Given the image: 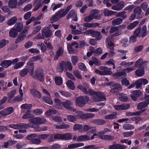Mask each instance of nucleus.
Here are the masks:
<instances>
[{"label": "nucleus", "mask_w": 149, "mask_h": 149, "mask_svg": "<svg viewBox=\"0 0 149 149\" xmlns=\"http://www.w3.org/2000/svg\"><path fill=\"white\" fill-rule=\"evenodd\" d=\"M77 88L86 94H88L89 93L92 96L93 100L94 102H97L106 100L104 95L102 93L95 92L93 90L90 89L88 90V92L85 87L81 85H79Z\"/></svg>", "instance_id": "f257e3e1"}, {"label": "nucleus", "mask_w": 149, "mask_h": 149, "mask_svg": "<svg viewBox=\"0 0 149 149\" xmlns=\"http://www.w3.org/2000/svg\"><path fill=\"white\" fill-rule=\"evenodd\" d=\"M89 100V98L87 96H79L76 97L75 100L76 105L79 107H84Z\"/></svg>", "instance_id": "f03ea898"}, {"label": "nucleus", "mask_w": 149, "mask_h": 149, "mask_svg": "<svg viewBox=\"0 0 149 149\" xmlns=\"http://www.w3.org/2000/svg\"><path fill=\"white\" fill-rule=\"evenodd\" d=\"M35 79H37L41 81L44 80L43 71L41 69H37L31 75Z\"/></svg>", "instance_id": "7ed1b4c3"}, {"label": "nucleus", "mask_w": 149, "mask_h": 149, "mask_svg": "<svg viewBox=\"0 0 149 149\" xmlns=\"http://www.w3.org/2000/svg\"><path fill=\"white\" fill-rule=\"evenodd\" d=\"M135 34H137L138 36H141L143 38L147 34L146 26L145 25L143 26L142 30L141 27L137 29L134 31Z\"/></svg>", "instance_id": "20e7f679"}, {"label": "nucleus", "mask_w": 149, "mask_h": 149, "mask_svg": "<svg viewBox=\"0 0 149 149\" xmlns=\"http://www.w3.org/2000/svg\"><path fill=\"white\" fill-rule=\"evenodd\" d=\"M29 121L35 124H44L46 122V120L44 118H40V117H37L32 119H29Z\"/></svg>", "instance_id": "39448f33"}, {"label": "nucleus", "mask_w": 149, "mask_h": 149, "mask_svg": "<svg viewBox=\"0 0 149 149\" xmlns=\"http://www.w3.org/2000/svg\"><path fill=\"white\" fill-rule=\"evenodd\" d=\"M29 126L28 124L25 123H20L17 124V130H19V133H25L26 132V130L25 129L28 128Z\"/></svg>", "instance_id": "423d86ee"}, {"label": "nucleus", "mask_w": 149, "mask_h": 149, "mask_svg": "<svg viewBox=\"0 0 149 149\" xmlns=\"http://www.w3.org/2000/svg\"><path fill=\"white\" fill-rule=\"evenodd\" d=\"M57 71L59 72H62L63 71H66L67 70V63L64 61H62L57 65Z\"/></svg>", "instance_id": "0eeeda50"}, {"label": "nucleus", "mask_w": 149, "mask_h": 149, "mask_svg": "<svg viewBox=\"0 0 149 149\" xmlns=\"http://www.w3.org/2000/svg\"><path fill=\"white\" fill-rule=\"evenodd\" d=\"M115 32L113 35V37L116 36L120 35L122 33V31L121 30H119V28L117 26H112L110 29L109 33L110 34Z\"/></svg>", "instance_id": "6e6552de"}, {"label": "nucleus", "mask_w": 149, "mask_h": 149, "mask_svg": "<svg viewBox=\"0 0 149 149\" xmlns=\"http://www.w3.org/2000/svg\"><path fill=\"white\" fill-rule=\"evenodd\" d=\"M14 109L12 107H9L1 111L0 114L3 116H6L12 113Z\"/></svg>", "instance_id": "1a4fd4ad"}, {"label": "nucleus", "mask_w": 149, "mask_h": 149, "mask_svg": "<svg viewBox=\"0 0 149 149\" xmlns=\"http://www.w3.org/2000/svg\"><path fill=\"white\" fill-rule=\"evenodd\" d=\"M42 34L45 38H49L52 35V31L48 27L43 28L42 30Z\"/></svg>", "instance_id": "9d476101"}, {"label": "nucleus", "mask_w": 149, "mask_h": 149, "mask_svg": "<svg viewBox=\"0 0 149 149\" xmlns=\"http://www.w3.org/2000/svg\"><path fill=\"white\" fill-rule=\"evenodd\" d=\"M148 82V81L146 79H139L135 82L136 88H139L141 87L142 84L145 85L147 84Z\"/></svg>", "instance_id": "9b49d317"}, {"label": "nucleus", "mask_w": 149, "mask_h": 149, "mask_svg": "<svg viewBox=\"0 0 149 149\" xmlns=\"http://www.w3.org/2000/svg\"><path fill=\"white\" fill-rule=\"evenodd\" d=\"M71 17L75 21H76L78 20L77 13L73 10H70L66 16L67 19H69Z\"/></svg>", "instance_id": "f8f14e48"}, {"label": "nucleus", "mask_w": 149, "mask_h": 149, "mask_svg": "<svg viewBox=\"0 0 149 149\" xmlns=\"http://www.w3.org/2000/svg\"><path fill=\"white\" fill-rule=\"evenodd\" d=\"M64 51L63 48L59 46L58 49L56 52V55L54 57V60L55 61H57L59 57L62 56L63 54Z\"/></svg>", "instance_id": "ddd939ff"}, {"label": "nucleus", "mask_w": 149, "mask_h": 149, "mask_svg": "<svg viewBox=\"0 0 149 149\" xmlns=\"http://www.w3.org/2000/svg\"><path fill=\"white\" fill-rule=\"evenodd\" d=\"M26 69L31 75L33 73V70L34 68V63L31 61H29L27 64V66L25 68Z\"/></svg>", "instance_id": "4468645a"}, {"label": "nucleus", "mask_w": 149, "mask_h": 149, "mask_svg": "<svg viewBox=\"0 0 149 149\" xmlns=\"http://www.w3.org/2000/svg\"><path fill=\"white\" fill-rule=\"evenodd\" d=\"M99 69L102 70L103 75H111L112 74V72L111 71V68H108L107 67L101 66Z\"/></svg>", "instance_id": "2eb2a0df"}, {"label": "nucleus", "mask_w": 149, "mask_h": 149, "mask_svg": "<svg viewBox=\"0 0 149 149\" xmlns=\"http://www.w3.org/2000/svg\"><path fill=\"white\" fill-rule=\"evenodd\" d=\"M125 6V2L123 1H120L117 4L113 6L111 9L114 10L119 11L121 10Z\"/></svg>", "instance_id": "dca6fc26"}, {"label": "nucleus", "mask_w": 149, "mask_h": 149, "mask_svg": "<svg viewBox=\"0 0 149 149\" xmlns=\"http://www.w3.org/2000/svg\"><path fill=\"white\" fill-rule=\"evenodd\" d=\"M99 137L103 140L113 141L115 139V137L112 135H101Z\"/></svg>", "instance_id": "f3484780"}, {"label": "nucleus", "mask_w": 149, "mask_h": 149, "mask_svg": "<svg viewBox=\"0 0 149 149\" xmlns=\"http://www.w3.org/2000/svg\"><path fill=\"white\" fill-rule=\"evenodd\" d=\"M13 64L12 61L10 60H6L2 61L0 65L3 68H7Z\"/></svg>", "instance_id": "a211bd4d"}, {"label": "nucleus", "mask_w": 149, "mask_h": 149, "mask_svg": "<svg viewBox=\"0 0 149 149\" xmlns=\"http://www.w3.org/2000/svg\"><path fill=\"white\" fill-rule=\"evenodd\" d=\"M90 139V137L89 136L84 135L79 136L77 137V142L84 141L89 140Z\"/></svg>", "instance_id": "6ab92c4d"}, {"label": "nucleus", "mask_w": 149, "mask_h": 149, "mask_svg": "<svg viewBox=\"0 0 149 149\" xmlns=\"http://www.w3.org/2000/svg\"><path fill=\"white\" fill-rule=\"evenodd\" d=\"M17 3V0H9L8 6L11 8H14L16 7Z\"/></svg>", "instance_id": "aec40b11"}, {"label": "nucleus", "mask_w": 149, "mask_h": 149, "mask_svg": "<svg viewBox=\"0 0 149 149\" xmlns=\"http://www.w3.org/2000/svg\"><path fill=\"white\" fill-rule=\"evenodd\" d=\"M83 143H76L70 144L68 145V148L69 149H72L84 146Z\"/></svg>", "instance_id": "412c9836"}, {"label": "nucleus", "mask_w": 149, "mask_h": 149, "mask_svg": "<svg viewBox=\"0 0 149 149\" xmlns=\"http://www.w3.org/2000/svg\"><path fill=\"white\" fill-rule=\"evenodd\" d=\"M149 104V101L147 100L140 103L137 105V108L139 109H140L147 106Z\"/></svg>", "instance_id": "4be33fe9"}, {"label": "nucleus", "mask_w": 149, "mask_h": 149, "mask_svg": "<svg viewBox=\"0 0 149 149\" xmlns=\"http://www.w3.org/2000/svg\"><path fill=\"white\" fill-rule=\"evenodd\" d=\"M73 104V103L70 100H67L62 102V105L67 109H69Z\"/></svg>", "instance_id": "5701e85b"}, {"label": "nucleus", "mask_w": 149, "mask_h": 149, "mask_svg": "<svg viewBox=\"0 0 149 149\" xmlns=\"http://www.w3.org/2000/svg\"><path fill=\"white\" fill-rule=\"evenodd\" d=\"M31 94L34 97H36L40 98L41 97L40 93L36 89H32L30 90Z\"/></svg>", "instance_id": "b1692460"}, {"label": "nucleus", "mask_w": 149, "mask_h": 149, "mask_svg": "<svg viewBox=\"0 0 149 149\" xmlns=\"http://www.w3.org/2000/svg\"><path fill=\"white\" fill-rule=\"evenodd\" d=\"M92 123L97 125H102L106 123L105 120L101 119H95L92 121Z\"/></svg>", "instance_id": "393cba45"}, {"label": "nucleus", "mask_w": 149, "mask_h": 149, "mask_svg": "<svg viewBox=\"0 0 149 149\" xmlns=\"http://www.w3.org/2000/svg\"><path fill=\"white\" fill-rule=\"evenodd\" d=\"M123 22V19L118 18L113 20L111 22L112 24L114 26L119 25Z\"/></svg>", "instance_id": "a878e982"}, {"label": "nucleus", "mask_w": 149, "mask_h": 149, "mask_svg": "<svg viewBox=\"0 0 149 149\" xmlns=\"http://www.w3.org/2000/svg\"><path fill=\"white\" fill-rule=\"evenodd\" d=\"M99 24L97 23H85L83 25L84 26L88 28H95L98 26Z\"/></svg>", "instance_id": "bb28decb"}, {"label": "nucleus", "mask_w": 149, "mask_h": 149, "mask_svg": "<svg viewBox=\"0 0 149 149\" xmlns=\"http://www.w3.org/2000/svg\"><path fill=\"white\" fill-rule=\"evenodd\" d=\"M23 26V24L22 23L18 22L17 23L16 25L13 28L15 29L18 32H20L22 30Z\"/></svg>", "instance_id": "cd10ccee"}, {"label": "nucleus", "mask_w": 149, "mask_h": 149, "mask_svg": "<svg viewBox=\"0 0 149 149\" xmlns=\"http://www.w3.org/2000/svg\"><path fill=\"white\" fill-rule=\"evenodd\" d=\"M18 33L16 29L13 28L9 31V34L10 37L15 38L17 35Z\"/></svg>", "instance_id": "c85d7f7f"}, {"label": "nucleus", "mask_w": 149, "mask_h": 149, "mask_svg": "<svg viewBox=\"0 0 149 149\" xmlns=\"http://www.w3.org/2000/svg\"><path fill=\"white\" fill-rule=\"evenodd\" d=\"M106 43L108 46L111 47L114 45V42L111 35L109 36L106 39Z\"/></svg>", "instance_id": "c756f323"}, {"label": "nucleus", "mask_w": 149, "mask_h": 149, "mask_svg": "<svg viewBox=\"0 0 149 149\" xmlns=\"http://www.w3.org/2000/svg\"><path fill=\"white\" fill-rule=\"evenodd\" d=\"M17 20V19L16 17H13L9 19L7 22V24L9 26L12 25L14 24Z\"/></svg>", "instance_id": "7c9ffc66"}, {"label": "nucleus", "mask_w": 149, "mask_h": 149, "mask_svg": "<svg viewBox=\"0 0 149 149\" xmlns=\"http://www.w3.org/2000/svg\"><path fill=\"white\" fill-rule=\"evenodd\" d=\"M116 12L112 11L109 10L107 9H105L103 11V13L105 16H109L115 14Z\"/></svg>", "instance_id": "2f4dec72"}, {"label": "nucleus", "mask_w": 149, "mask_h": 149, "mask_svg": "<svg viewBox=\"0 0 149 149\" xmlns=\"http://www.w3.org/2000/svg\"><path fill=\"white\" fill-rule=\"evenodd\" d=\"M113 75L114 76H116L118 77H120L123 78L126 77L127 74L126 73L125 71H124L123 70V72H119L117 73H114Z\"/></svg>", "instance_id": "473e14b6"}, {"label": "nucleus", "mask_w": 149, "mask_h": 149, "mask_svg": "<svg viewBox=\"0 0 149 149\" xmlns=\"http://www.w3.org/2000/svg\"><path fill=\"white\" fill-rule=\"evenodd\" d=\"M60 18V17L59 16L57 13L55 14L51 18L50 20L51 23H53L58 21Z\"/></svg>", "instance_id": "72a5a7b5"}, {"label": "nucleus", "mask_w": 149, "mask_h": 149, "mask_svg": "<svg viewBox=\"0 0 149 149\" xmlns=\"http://www.w3.org/2000/svg\"><path fill=\"white\" fill-rule=\"evenodd\" d=\"M31 111L29 110H27L26 112V114L24 115L22 117L24 119H26L32 118L33 116V114L30 113Z\"/></svg>", "instance_id": "f704fd0d"}, {"label": "nucleus", "mask_w": 149, "mask_h": 149, "mask_svg": "<svg viewBox=\"0 0 149 149\" xmlns=\"http://www.w3.org/2000/svg\"><path fill=\"white\" fill-rule=\"evenodd\" d=\"M55 80L56 84L57 85H61L63 83L62 78L60 77H55Z\"/></svg>", "instance_id": "c9c22d12"}, {"label": "nucleus", "mask_w": 149, "mask_h": 149, "mask_svg": "<svg viewBox=\"0 0 149 149\" xmlns=\"http://www.w3.org/2000/svg\"><path fill=\"white\" fill-rule=\"evenodd\" d=\"M136 74L138 77H140L144 74V70L143 68L138 69L135 71Z\"/></svg>", "instance_id": "e433bc0d"}, {"label": "nucleus", "mask_w": 149, "mask_h": 149, "mask_svg": "<svg viewBox=\"0 0 149 149\" xmlns=\"http://www.w3.org/2000/svg\"><path fill=\"white\" fill-rule=\"evenodd\" d=\"M62 139L69 140L71 139L72 135L70 133L62 134Z\"/></svg>", "instance_id": "4c0bfd02"}, {"label": "nucleus", "mask_w": 149, "mask_h": 149, "mask_svg": "<svg viewBox=\"0 0 149 149\" xmlns=\"http://www.w3.org/2000/svg\"><path fill=\"white\" fill-rule=\"evenodd\" d=\"M66 84L69 88L72 90L74 89V84L72 81L70 80H68Z\"/></svg>", "instance_id": "58836bf2"}, {"label": "nucleus", "mask_w": 149, "mask_h": 149, "mask_svg": "<svg viewBox=\"0 0 149 149\" xmlns=\"http://www.w3.org/2000/svg\"><path fill=\"white\" fill-rule=\"evenodd\" d=\"M37 134L34 133L28 135L26 138L27 140L30 141V142L31 143L33 139L37 137Z\"/></svg>", "instance_id": "ea45409f"}, {"label": "nucleus", "mask_w": 149, "mask_h": 149, "mask_svg": "<svg viewBox=\"0 0 149 149\" xmlns=\"http://www.w3.org/2000/svg\"><path fill=\"white\" fill-rule=\"evenodd\" d=\"M54 102L58 105L56 106V109H61L62 107L61 104L62 105V102L61 100L58 98H56L54 100Z\"/></svg>", "instance_id": "a19ab883"}, {"label": "nucleus", "mask_w": 149, "mask_h": 149, "mask_svg": "<svg viewBox=\"0 0 149 149\" xmlns=\"http://www.w3.org/2000/svg\"><path fill=\"white\" fill-rule=\"evenodd\" d=\"M71 61L73 65H75L78 61L79 58L76 56H72L71 57Z\"/></svg>", "instance_id": "79ce46f5"}, {"label": "nucleus", "mask_w": 149, "mask_h": 149, "mask_svg": "<svg viewBox=\"0 0 149 149\" xmlns=\"http://www.w3.org/2000/svg\"><path fill=\"white\" fill-rule=\"evenodd\" d=\"M139 23V22L137 21L133 22L127 26V29L130 30L133 29L138 25Z\"/></svg>", "instance_id": "37998d69"}, {"label": "nucleus", "mask_w": 149, "mask_h": 149, "mask_svg": "<svg viewBox=\"0 0 149 149\" xmlns=\"http://www.w3.org/2000/svg\"><path fill=\"white\" fill-rule=\"evenodd\" d=\"M99 31H94L93 30H90L86 31L88 34H90L93 37H96Z\"/></svg>", "instance_id": "c03bdc74"}, {"label": "nucleus", "mask_w": 149, "mask_h": 149, "mask_svg": "<svg viewBox=\"0 0 149 149\" xmlns=\"http://www.w3.org/2000/svg\"><path fill=\"white\" fill-rule=\"evenodd\" d=\"M120 97H119V99L121 101L124 102L127 101L128 100V97L125 94L121 93L120 94Z\"/></svg>", "instance_id": "a18cd8bd"}, {"label": "nucleus", "mask_w": 149, "mask_h": 149, "mask_svg": "<svg viewBox=\"0 0 149 149\" xmlns=\"http://www.w3.org/2000/svg\"><path fill=\"white\" fill-rule=\"evenodd\" d=\"M25 36V35L21 34V35L19 36V37L16 39L15 41V43H18L22 42L24 40Z\"/></svg>", "instance_id": "49530a36"}, {"label": "nucleus", "mask_w": 149, "mask_h": 149, "mask_svg": "<svg viewBox=\"0 0 149 149\" xmlns=\"http://www.w3.org/2000/svg\"><path fill=\"white\" fill-rule=\"evenodd\" d=\"M93 15L90 14L84 18V21L86 22H90L93 19Z\"/></svg>", "instance_id": "de8ad7c7"}, {"label": "nucleus", "mask_w": 149, "mask_h": 149, "mask_svg": "<svg viewBox=\"0 0 149 149\" xmlns=\"http://www.w3.org/2000/svg\"><path fill=\"white\" fill-rule=\"evenodd\" d=\"M56 113V111L55 109H50L47 111L45 114L47 116H50L52 115L55 114Z\"/></svg>", "instance_id": "09e8293b"}, {"label": "nucleus", "mask_w": 149, "mask_h": 149, "mask_svg": "<svg viewBox=\"0 0 149 149\" xmlns=\"http://www.w3.org/2000/svg\"><path fill=\"white\" fill-rule=\"evenodd\" d=\"M83 127L81 125L75 124L73 127V129L75 130H78L79 131L82 132Z\"/></svg>", "instance_id": "8fccbe9b"}, {"label": "nucleus", "mask_w": 149, "mask_h": 149, "mask_svg": "<svg viewBox=\"0 0 149 149\" xmlns=\"http://www.w3.org/2000/svg\"><path fill=\"white\" fill-rule=\"evenodd\" d=\"M116 115L117 113L116 112H115L113 114H110L105 116V119H108L110 120L115 119L116 118Z\"/></svg>", "instance_id": "3c124183"}, {"label": "nucleus", "mask_w": 149, "mask_h": 149, "mask_svg": "<svg viewBox=\"0 0 149 149\" xmlns=\"http://www.w3.org/2000/svg\"><path fill=\"white\" fill-rule=\"evenodd\" d=\"M50 97L48 96V97H43V100L44 102L50 104H52L53 103L52 100L50 98Z\"/></svg>", "instance_id": "603ef678"}, {"label": "nucleus", "mask_w": 149, "mask_h": 149, "mask_svg": "<svg viewBox=\"0 0 149 149\" xmlns=\"http://www.w3.org/2000/svg\"><path fill=\"white\" fill-rule=\"evenodd\" d=\"M67 117L68 120L70 122H74L76 120V117L73 115H68Z\"/></svg>", "instance_id": "864d4df0"}, {"label": "nucleus", "mask_w": 149, "mask_h": 149, "mask_svg": "<svg viewBox=\"0 0 149 149\" xmlns=\"http://www.w3.org/2000/svg\"><path fill=\"white\" fill-rule=\"evenodd\" d=\"M53 120L57 122H61L62 121V119L61 117L58 116H53L51 117Z\"/></svg>", "instance_id": "5fc2aeb1"}, {"label": "nucleus", "mask_w": 149, "mask_h": 149, "mask_svg": "<svg viewBox=\"0 0 149 149\" xmlns=\"http://www.w3.org/2000/svg\"><path fill=\"white\" fill-rule=\"evenodd\" d=\"M123 128L126 130H131L133 129L134 127L131 124H125L123 125Z\"/></svg>", "instance_id": "6e6d98bb"}, {"label": "nucleus", "mask_w": 149, "mask_h": 149, "mask_svg": "<svg viewBox=\"0 0 149 149\" xmlns=\"http://www.w3.org/2000/svg\"><path fill=\"white\" fill-rule=\"evenodd\" d=\"M78 67L80 69L83 71H87V69L85 65L83 63H79L78 64Z\"/></svg>", "instance_id": "4d7b16f0"}, {"label": "nucleus", "mask_w": 149, "mask_h": 149, "mask_svg": "<svg viewBox=\"0 0 149 149\" xmlns=\"http://www.w3.org/2000/svg\"><path fill=\"white\" fill-rule=\"evenodd\" d=\"M42 111L40 109H36L33 110V113L34 114L39 116L42 113Z\"/></svg>", "instance_id": "13d9d810"}, {"label": "nucleus", "mask_w": 149, "mask_h": 149, "mask_svg": "<svg viewBox=\"0 0 149 149\" xmlns=\"http://www.w3.org/2000/svg\"><path fill=\"white\" fill-rule=\"evenodd\" d=\"M62 5V4L59 3L56 4L55 3H53L51 6V8H52L53 11L55 10L58 8H60Z\"/></svg>", "instance_id": "bf43d9fd"}, {"label": "nucleus", "mask_w": 149, "mask_h": 149, "mask_svg": "<svg viewBox=\"0 0 149 149\" xmlns=\"http://www.w3.org/2000/svg\"><path fill=\"white\" fill-rule=\"evenodd\" d=\"M138 36L137 34H135L134 32L133 35L130 38V43H133L136 41V38Z\"/></svg>", "instance_id": "052dcab7"}, {"label": "nucleus", "mask_w": 149, "mask_h": 149, "mask_svg": "<svg viewBox=\"0 0 149 149\" xmlns=\"http://www.w3.org/2000/svg\"><path fill=\"white\" fill-rule=\"evenodd\" d=\"M28 72V70L25 68L20 72L19 74L21 77H23L27 74Z\"/></svg>", "instance_id": "680f3d73"}, {"label": "nucleus", "mask_w": 149, "mask_h": 149, "mask_svg": "<svg viewBox=\"0 0 149 149\" xmlns=\"http://www.w3.org/2000/svg\"><path fill=\"white\" fill-rule=\"evenodd\" d=\"M60 18L65 16L67 13L65 11V10L62 9L58 13Z\"/></svg>", "instance_id": "e2e57ef3"}, {"label": "nucleus", "mask_w": 149, "mask_h": 149, "mask_svg": "<svg viewBox=\"0 0 149 149\" xmlns=\"http://www.w3.org/2000/svg\"><path fill=\"white\" fill-rule=\"evenodd\" d=\"M135 69V68L134 66H132L129 67L127 68L124 70H123V71H125V72L126 73H128L131 72L132 71L134 70Z\"/></svg>", "instance_id": "0e129e2a"}, {"label": "nucleus", "mask_w": 149, "mask_h": 149, "mask_svg": "<svg viewBox=\"0 0 149 149\" xmlns=\"http://www.w3.org/2000/svg\"><path fill=\"white\" fill-rule=\"evenodd\" d=\"M32 107V104H22L21 106V108L24 109H28L31 108Z\"/></svg>", "instance_id": "69168bd1"}, {"label": "nucleus", "mask_w": 149, "mask_h": 149, "mask_svg": "<svg viewBox=\"0 0 149 149\" xmlns=\"http://www.w3.org/2000/svg\"><path fill=\"white\" fill-rule=\"evenodd\" d=\"M143 61L141 59H138L135 64V66L136 68H138L140 67L143 64Z\"/></svg>", "instance_id": "338daca9"}, {"label": "nucleus", "mask_w": 149, "mask_h": 149, "mask_svg": "<svg viewBox=\"0 0 149 149\" xmlns=\"http://www.w3.org/2000/svg\"><path fill=\"white\" fill-rule=\"evenodd\" d=\"M16 93V91L15 90H12L10 91L7 93V95L8 97L10 98H12L14 97V95H15Z\"/></svg>", "instance_id": "774afa93"}]
</instances>
